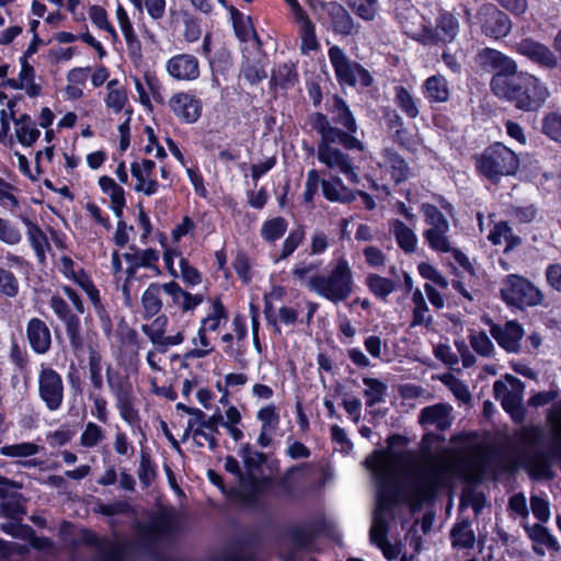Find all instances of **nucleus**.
I'll return each mask as SVG.
<instances>
[{
    "label": "nucleus",
    "mask_w": 561,
    "mask_h": 561,
    "mask_svg": "<svg viewBox=\"0 0 561 561\" xmlns=\"http://www.w3.org/2000/svg\"><path fill=\"white\" fill-rule=\"evenodd\" d=\"M163 291V284H150L141 296L142 317L150 319L157 316L163 306L161 293Z\"/></svg>",
    "instance_id": "ea45409f"
},
{
    "label": "nucleus",
    "mask_w": 561,
    "mask_h": 561,
    "mask_svg": "<svg viewBox=\"0 0 561 561\" xmlns=\"http://www.w3.org/2000/svg\"><path fill=\"white\" fill-rule=\"evenodd\" d=\"M477 167L485 178L496 182L502 176L515 174L519 168V159L513 150L496 142L477 159Z\"/></svg>",
    "instance_id": "423d86ee"
},
{
    "label": "nucleus",
    "mask_w": 561,
    "mask_h": 561,
    "mask_svg": "<svg viewBox=\"0 0 561 561\" xmlns=\"http://www.w3.org/2000/svg\"><path fill=\"white\" fill-rule=\"evenodd\" d=\"M496 73L493 76L491 80V89L493 93L496 95V80L502 79L505 83H512L515 77L519 73L517 71V64L511 57L503 55L501 60L497 62L496 68L494 69Z\"/></svg>",
    "instance_id": "3c124183"
},
{
    "label": "nucleus",
    "mask_w": 561,
    "mask_h": 561,
    "mask_svg": "<svg viewBox=\"0 0 561 561\" xmlns=\"http://www.w3.org/2000/svg\"><path fill=\"white\" fill-rule=\"evenodd\" d=\"M107 383L116 400L121 417L129 425L138 424L139 413L135 408V396L130 382L122 378H108Z\"/></svg>",
    "instance_id": "4468645a"
},
{
    "label": "nucleus",
    "mask_w": 561,
    "mask_h": 561,
    "mask_svg": "<svg viewBox=\"0 0 561 561\" xmlns=\"http://www.w3.org/2000/svg\"><path fill=\"white\" fill-rule=\"evenodd\" d=\"M137 474H138L140 483L145 488H148L153 482V480L156 478L154 465L152 463L150 456L147 453L142 451L140 454V463H139Z\"/></svg>",
    "instance_id": "338daca9"
},
{
    "label": "nucleus",
    "mask_w": 561,
    "mask_h": 561,
    "mask_svg": "<svg viewBox=\"0 0 561 561\" xmlns=\"http://www.w3.org/2000/svg\"><path fill=\"white\" fill-rule=\"evenodd\" d=\"M169 105L173 113L186 123H194L201 116V101L190 93L180 92L174 94L170 99Z\"/></svg>",
    "instance_id": "393cba45"
},
{
    "label": "nucleus",
    "mask_w": 561,
    "mask_h": 561,
    "mask_svg": "<svg viewBox=\"0 0 561 561\" xmlns=\"http://www.w3.org/2000/svg\"><path fill=\"white\" fill-rule=\"evenodd\" d=\"M104 438L105 434L103 428L93 422H89L80 435V445L85 448H93Z\"/></svg>",
    "instance_id": "680f3d73"
},
{
    "label": "nucleus",
    "mask_w": 561,
    "mask_h": 561,
    "mask_svg": "<svg viewBox=\"0 0 561 561\" xmlns=\"http://www.w3.org/2000/svg\"><path fill=\"white\" fill-rule=\"evenodd\" d=\"M168 73L175 80L193 81L199 77V64L191 54L171 57L165 65Z\"/></svg>",
    "instance_id": "aec40b11"
},
{
    "label": "nucleus",
    "mask_w": 561,
    "mask_h": 561,
    "mask_svg": "<svg viewBox=\"0 0 561 561\" xmlns=\"http://www.w3.org/2000/svg\"><path fill=\"white\" fill-rule=\"evenodd\" d=\"M41 446L35 443L24 442L5 445L0 448V454L10 458H27L38 454Z\"/></svg>",
    "instance_id": "4d7b16f0"
},
{
    "label": "nucleus",
    "mask_w": 561,
    "mask_h": 561,
    "mask_svg": "<svg viewBox=\"0 0 561 561\" xmlns=\"http://www.w3.org/2000/svg\"><path fill=\"white\" fill-rule=\"evenodd\" d=\"M345 3L363 21L371 22L378 14V0H345Z\"/></svg>",
    "instance_id": "5fc2aeb1"
},
{
    "label": "nucleus",
    "mask_w": 561,
    "mask_h": 561,
    "mask_svg": "<svg viewBox=\"0 0 561 561\" xmlns=\"http://www.w3.org/2000/svg\"><path fill=\"white\" fill-rule=\"evenodd\" d=\"M329 58L341 84L355 85L357 78L366 87L371 83L369 72L360 65L352 62L339 46H332L329 49Z\"/></svg>",
    "instance_id": "9d476101"
},
{
    "label": "nucleus",
    "mask_w": 561,
    "mask_h": 561,
    "mask_svg": "<svg viewBox=\"0 0 561 561\" xmlns=\"http://www.w3.org/2000/svg\"><path fill=\"white\" fill-rule=\"evenodd\" d=\"M14 135L18 141L24 147L33 146L41 136L36 123L27 114H22L13 122Z\"/></svg>",
    "instance_id": "4c0bfd02"
},
{
    "label": "nucleus",
    "mask_w": 561,
    "mask_h": 561,
    "mask_svg": "<svg viewBox=\"0 0 561 561\" xmlns=\"http://www.w3.org/2000/svg\"><path fill=\"white\" fill-rule=\"evenodd\" d=\"M73 282L81 287L93 304L94 308L100 311L102 309L100 293L83 270H78V275L73 278Z\"/></svg>",
    "instance_id": "052dcab7"
},
{
    "label": "nucleus",
    "mask_w": 561,
    "mask_h": 561,
    "mask_svg": "<svg viewBox=\"0 0 561 561\" xmlns=\"http://www.w3.org/2000/svg\"><path fill=\"white\" fill-rule=\"evenodd\" d=\"M514 49L541 67L553 69L558 66V58L554 53L547 45L530 37L516 43Z\"/></svg>",
    "instance_id": "f3484780"
},
{
    "label": "nucleus",
    "mask_w": 561,
    "mask_h": 561,
    "mask_svg": "<svg viewBox=\"0 0 561 561\" xmlns=\"http://www.w3.org/2000/svg\"><path fill=\"white\" fill-rule=\"evenodd\" d=\"M520 381L512 376L506 375L505 381L497 380L493 385V392L496 400H500L505 411L514 413L519 409L522 398L517 391Z\"/></svg>",
    "instance_id": "4be33fe9"
},
{
    "label": "nucleus",
    "mask_w": 561,
    "mask_h": 561,
    "mask_svg": "<svg viewBox=\"0 0 561 561\" xmlns=\"http://www.w3.org/2000/svg\"><path fill=\"white\" fill-rule=\"evenodd\" d=\"M454 547L461 549H471L476 542V536L468 520L457 523L450 533Z\"/></svg>",
    "instance_id": "09e8293b"
},
{
    "label": "nucleus",
    "mask_w": 561,
    "mask_h": 561,
    "mask_svg": "<svg viewBox=\"0 0 561 561\" xmlns=\"http://www.w3.org/2000/svg\"><path fill=\"white\" fill-rule=\"evenodd\" d=\"M421 211L428 226L423 233L428 247L438 253H450L460 266L468 267L469 259L454 245L448 234L450 225L444 214L435 205L428 203L422 204Z\"/></svg>",
    "instance_id": "39448f33"
},
{
    "label": "nucleus",
    "mask_w": 561,
    "mask_h": 561,
    "mask_svg": "<svg viewBox=\"0 0 561 561\" xmlns=\"http://www.w3.org/2000/svg\"><path fill=\"white\" fill-rule=\"evenodd\" d=\"M422 92L430 102L445 103L449 99V87L446 78L442 75L428 77L422 87Z\"/></svg>",
    "instance_id": "58836bf2"
},
{
    "label": "nucleus",
    "mask_w": 561,
    "mask_h": 561,
    "mask_svg": "<svg viewBox=\"0 0 561 561\" xmlns=\"http://www.w3.org/2000/svg\"><path fill=\"white\" fill-rule=\"evenodd\" d=\"M128 267L126 268L127 280L136 275V272L140 267L152 270L156 274L160 273L158 267L159 253L153 249L135 250L124 254Z\"/></svg>",
    "instance_id": "c756f323"
},
{
    "label": "nucleus",
    "mask_w": 561,
    "mask_h": 561,
    "mask_svg": "<svg viewBox=\"0 0 561 561\" xmlns=\"http://www.w3.org/2000/svg\"><path fill=\"white\" fill-rule=\"evenodd\" d=\"M298 24V32L301 39L300 51L308 55L310 51L319 48V42L316 36L314 24L307 13L294 18Z\"/></svg>",
    "instance_id": "a19ab883"
},
{
    "label": "nucleus",
    "mask_w": 561,
    "mask_h": 561,
    "mask_svg": "<svg viewBox=\"0 0 561 561\" xmlns=\"http://www.w3.org/2000/svg\"><path fill=\"white\" fill-rule=\"evenodd\" d=\"M488 323L490 324V333L500 347L507 353L517 354L520 352L524 329L517 321L511 320L503 325L493 323L491 320H488Z\"/></svg>",
    "instance_id": "dca6fc26"
},
{
    "label": "nucleus",
    "mask_w": 561,
    "mask_h": 561,
    "mask_svg": "<svg viewBox=\"0 0 561 561\" xmlns=\"http://www.w3.org/2000/svg\"><path fill=\"white\" fill-rule=\"evenodd\" d=\"M168 318L164 314L158 316L151 323L142 324L141 331L148 336L153 345L165 352L167 347L179 345L184 341L183 331L180 330L173 335H165Z\"/></svg>",
    "instance_id": "6ab92c4d"
},
{
    "label": "nucleus",
    "mask_w": 561,
    "mask_h": 561,
    "mask_svg": "<svg viewBox=\"0 0 561 561\" xmlns=\"http://www.w3.org/2000/svg\"><path fill=\"white\" fill-rule=\"evenodd\" d=\"M481 33L494 39L507 36L512 30V21L506 13L492 3L482 4L476 13Z\"/></svg>",
    "instance_id": "9b49d317"
},
{
    "label": "nucleus",
    "mask_w": 561,
    "mask_h": 561,
    "mask_svg": "<svg viewBox=\"0 0 561 561\" xmlns=\"http://www.w3.org/2000/svg\"><path fill=\"white\" fill-rule=\"evenodd\" d=\"M445 467L436 460L427 461L415 468L409 477L411 501L415 504L431 499L438 488Z\"/></svg>",
    "instance_id": "0eeeda50"
},
{
    "label": "nucleus",
    "mask_w": 561,
    "mask_h": 561,
    "mask_svg": "<svg viewBox=\"0 0 561 561\" xmlns=\"http://www.w3.org/2000/svg\"><path fill=\"white\" fill-rule=\"evenodd\" d=\"M26 337L31 348L37 354H46L51 345V334L47 324L38 319L32 318L26 325Z\"/></svg>",
    "instance_id": "c85d7f7f"
},
{
    "label": "nucleus",
    "mask_w": 561,
    "mask_h": 561,
    "mask_svg": "<svg viewBox=\"0 0 561 561\" xmlns=\"http://www.w3.org/2000/svg\"><path fill=\"white\" fill-rule=\"evenodd\" d=\"M309 125L319 135L317 142V159L331 172L342 174L351 183L357 184L359 176L353 158L337 147L345 150L364 151L365 145L356 136L344 133L340 127L333 126L322 113H313L308 117Z\"/></svg>",
    "instance_id": "f257e3e1"
},
{
    "label": "nucleus",
    "mask_w": 561,
    "mask_h": 561,
    "mask_svg": "<svg viewBox=\"0 0 561 561\" xmlns=\"http://www.w3.org/2000/svg\"><path fill=\"white\" fill-rule=\"evenodd\" d=\"M256 419L261 423V430L257 437V444L265 448L273 442V437L279 426V414L273 404L261 408L256 413Z\"/></svg>",
    "instance_id": "bb28decb"
},
{
    "label": "nucleus",
    "mask_w": 561,
    "mask_h": 561,
    "mask_svg": "<svg viewBox=\"0 0 561 561\" xmlns=\"http://www.w3.org/2000/svg\"><path fill=\"white\" fill-rule=\"evenodd\" d=\"M365 385L364 397L367 407H374L385 400L387 385L377 378L366 377L363 379Z\"/></svg>",
    "instance_id": "864d4df0"
},
{
    "label": "nucleus",
    "mask_w": 561,
    "mask_h": 561,
    "mask_svg": "<svg viewBox=\"0 0 561 561\" xmlns=\"http://www.w3.org/2000/svg\"><path fill=\"white\" fill-rule=\"evenodd\" d=\"M21 485L0 477V516L13 520H22L25 515L23 496L18 492Z\"/></svg>",
    "instance_id": "2eb2a0df"
},
{
    "label": "nucleus",
    "mask_w": 561,
    "mask_h": 561,
    "mask_svg": "<svg viewBox=\"0 0 561 561\" xmlns=\"http://www.w3.org/2000/svg\"><path fill=\"white\" fill-rule=\"evenodd\" d=\"M22 241V232L12 221L0 217V242L18 245Z\"/></svg>",
    "instance_id": "e2e57ef3"
},
{
    "label": "nucleus",
    "mask_w": 561,
    "mask_h": 561,
    "mask_svg": "<svg viewBox=\"0 0 561 561\" xmlns=\"http://www.w3.org/2000/svg\"><path fill=\"white\" fill-rule=\"evenodd\" d=\"M331 28L335 34L347 36L353 33L355 23L350 12L339 2L328 5Z\"/></svg>",
    "instance_id": "f704fd0d"
},
{
    "label": "nucleus",
    "mask_w": 561,
    "mask_h": 561,
    "mask_svg": "<svg viewBox=\"0 0 561 561\" xmlns=\"http://www.w3.org/2000/svg\"><path fill=\"white\" fill-rule=\"evenodd\" d=\"M520 466H523L531 479L550 480L553 473L550 468L548 455L541 451H524L518 456Z\"/></svg>",
    "instance_id": "b1692460"
},
{
    "label": "nucleus",
    "mask_w": 561,
    "mask_h": 561,
    "mask_svg": "<svg viewBox=\"0 0 561 561\" xmlns=\"http://www.w3.org/2000/svg\"><path fill=\"white\" fill-rule=\"evenodd\" d=\"M38 396L49 411L61 408L65 397V386L61 376L51 367L41 366L38 373Z\"/></svg>",
    "instance_id": "f8f14e48"
},
{
    "label": "nucleus",
    "mask_w": 561,
    "mask_h": 561,
    "mask_svg": "<svg viewBox=\"0 0 561 561\" xmlns=\"http://www.w3.org/2000/svg\"><path fill=\"white\" fill-rule=\"evenodd\" d=\"M453 408L447 403H437L426 407L421 411L420 423L422 425H432L444 431L451 425Z\"/></svg>",
    "instance_id": "2f4dec72"
},
{
    "label": "nucleus",
    "mask_w": 561,
    "mask_h": 561,
    "mask_svg": "<svg viewBox=\"0 0 561 561\" xmlns=\"http://www.w3.org/2000/svg\"><path fill=\"white\" fill-rule=\"evenodd\" d=\"M102 368L101 355L95 351H91L89 356V378L94 390L103 388Z\"/></svg>",
    "instance_id": "69168bd1"
},
{
    "label": "nucleus",
    "mask_w": 561,
    "mask_h": 561,
    "mask_svg": "<svg viewBox=\"0 0 561 561\" xmlns=\"http://www.w3.org/2000/svg\"><path fill=\"white\" fill-rule=\"evenodd\" d=\"M163 293L171 297L173 305L184 312L194 310L204 300L203 295H192L183 290L175 282L163 284Z\"/></svg>",
    "instance_id": "72a5a7b5"
},
{
    "label": "nucleus",
    "mask_w": 561,
    "mask_h": 561,
    "mask_svg": "<svg viewBox=\"0 0 561 561\" xmlns=\"http://www.w3.org/2000/svg\"><path fill=\"white\" fill-rule=\"evenodd\" d=\"M115 16L126 42L128 55L135 60L140 59L142 56L141 43L135 32L134 24L126 9L121 3L116 5Z\"/></svg>",
    "instance_id": "a878e982"
},
{
    "label": "nucleus",
    "mask_w": 561,
    "mask_h": 561,
    "mask_svg": "<svg viewBox=\"0 0 561 561\" xmlns=\"http://www.w3.org/2000/svg\"><path fill=\"white\" fill-rule=\"evenodd\" d=\"M489 240L494 244L505 243V251H510L520 244L522 239L513 233L512 228L506 221L497 222L489 233Z\"/></svg>",
    "instance_id": "de8ad7c7"
},
{
    "label": "nucleus",
    "mask_w": 561,
    "mask_h": 561,
    "mask_svg": "<svg viewBox=\"0 0 561 561\" xmlns=\"http://www.w3.org/2000/svg\"><path fill=\"white\" fill-rule=\"evenodd\" d=\"M192 434L195 444L199 447L207 445L209 449L214 450L217 447V439L215 433L207 431L202 426L198 419L191 417L187 422V427L184 433V438Z\"/></svg>",
    "instance_id": "a18cd8bd"
},
{
    "label": "nucleus",
    "mask_w": 561,
    "mask_h": 561,
    "mask_svg": "<svg viewBox=\"0 0 561 561\" xmlns=\"http://www.w3.org/2000/svg\"><path fill=\"white\" fill-rule=\"evenodd\" d=\"M381 154L382 161L379 162V167L390 173L397 183L405 181L410 176L408 163L396 151L386 148Z\"/></svg>",
    "instance_id": "c9c22d12"
},
{
    "label": "nucleus",
    "mask_w": 561,
    "mask_h": 561,
    "mask_svg": "<svg viewBox=\"0 0 561 561\" xmlns=\"http://www.w3.org/2000/svg\"><path fill=\"white\" fill-rule=\"evenodd\" d=\"M49 306L55 314L65 323L67 336L72 348L82 347L83 341L80 333V320L71 313L68 304L59 296H53Z\"/></svg>",
    "instance_id": "a211bd4d"
},
{
    "label": "nucleus",
    "mask_w": 561,
    "mask_h": 561,
    "mask_svg": "<svg viewBox=\"0 0 561 561\" xmlns=\"http://www.w3.org/2000/svg\"><path fill=\"white\" fill-rule=\"evenodd\" d=\"M107 95L105 104L107 108L114 113L125 111L127 115H131L133 111L128 105V96L126 90L119 85L118 80L114 79L107 83Z\"/></svg>",
    "instance_id": "79ce46f5"
},
{
    "label": "nucleus",
    "mask_w": 561,
    "mask_h": 561,
    "mask_svg": "<svg viewBox=\"0 0 561 561\" xmlns=\"http://www.w3.org/2000/svg\"><path fill=\"white\" fill-rule=\"evenodd\" d=\"M502 299L511 306H537L542 301L541 291L529 280L518 275H508L501 287Z\"/></svg>",
    "instance_id": "6e6552de"
},
{
    "label": "nucleus",
    "mask_w": 561,
    "mask_h": 561,
    "mask_svg": "<svg viewBox=\"0 0 561 561\" xmlns=\"http://www.w3.org/2000/svg\"><path fill=\"white\" fill-rule=\"evenodd\" d=\"M542 130L550 138L561 141V114L549 113L542 121Z\"/></svg>",
    "instance_id": "774afa93"
},
{
    "label": "nucleus",
    "mask_w": 561,
    "mask_h": 561,
    "mask_svg": "<svg viewBox=\"0 0 561 561\" xmlns=\"http://www.w3.org/2000/svg\"><path fill=\"white\" fill-rule=\"evenodd\" d=\"M83 538L87 542L99 547L100 561H124L125 548L119 542L106 541L101 543L93 534L88 531Z\"/></svg>",
    "instance_id": "c03bdc74"
},
{
    "label": "nucleus",
    "mask_w": 561,
    "mask_h": 561,
    "mask_svg": "<svg viewBox=\"0 0 561 561\" xmlns=\"http://www.w3.org/2000/svg\"><path fill=\"white\" fill-rule=\"evenodd\" d=\"M323 196L330 201L341 204H348L356 199L355 191L348 188L339 176L321 181Z\"/></svg>",
    "instance_id": "473e14b6"
},
{
    "label": "nucleus",
    "mask_w": 561,
    "mask_h": 561,
    "mask_svg": "<svg viewBox=\"0 0 561 561\" xmlns=\"http://www.w3.org/2000/svg\"><path fill=\"white\" fill-rule=\"evenodd\" d=\"M495 85L496 96L526 112L540 108L550 95L545 83L528 72H519L508 84L497 79Z\"/></svg>",
    "instance_id": "7ed1b4c3"
},
{
    "label": "nucleus",
    "mask_w": 561,
    "mask_h": 561,
    "mask_svg": "<svg viewBox=\"0 0 561 561\" xmlns=\"http://www.w3.org/2000/svg\"><path fill=\"white\" fill-rule=\"evenodd\" d=\"M400 461L401 455L399 453L377 450L368 456L364 462L379 489L377 507L373 515L369 531L370 541L376 546L388 540V523L383 516L386 488L394 482Z\"/></svg>",
    "instance_id": "f03ea898"
},
{
    "label": "nucleus",
    "mask_w": 561,
    "mask_h": 561,
    "mask_svg": "<svg viewBox=\"0 0 561 561\" xmlns=\"http://www.w3.org/2000/svg\"><path fill=\"white\" fill-rule=\"evenodd\" d=\"M327 110L332 115L334 126H341L344 133L355 136L358 130L356 118L347 103L339 95H333L327 103Z\"/></svg>",
    "instance_id": "5701e85b"
},
{
    "label": "nucleus",
    "mask_w": 561,
    "mask_h": 561,
    "mask_svg": "<svg viewBox=\"0 0 561 561\" xmlns=\"http://www.w3.org/2000/svg\"><path fill=\"white\" fill-rule=\"evenodd\" d=\"M389 231L394 237L398 247L407 254L413 253L417 247V237L412 228L400 219L389 220Z\"/></svg>",
    "instance_id": "e433bc0d"
},
{
    "label": "nucleus",
    "mask_w": 561,
    "mask_h": 561,
    "mask_svg": "<svg viewBox=\"0 0 561 561\" xmlns=\"http://www.w3.org/2000/svg\"><path fill=\"white\" fill-rule=\"evenodd\" d=\"M471 347L483 357H491L495 347L484 331H472L469 336Z\"/></svg>",
    "instance_id": "bf43d9fd"
},
{
    "label": "nucleus",
    "mask_w": 561,
    "mask_h": 561,
    "mask_svg": "<svg viewBox=\"0 0 561 561\" xmlns=\"http://www.w3.org/2000/svg\"><path fill=\"white\" fill-rule=\"evenodd\" d=\"M156 163L149 159L135 161L130 164V173L136 179L135 191L145 195H153L158 192L159 184L153 176Z\"/></svg>",
    "instance_id": "412c9836"
},
{
    "label": "nucleus",
    "mask_w": 561,
    "mask_h": 561,
    "mask_svg": "<svg viewBox=\"0 0 561 561\" xmlns=\"http://www.w3.org/2000/svg\"><path fill=\"white\" fill-rule=\"evenodd\" d=\"M178 531V517L173 511L162 510L147 524L139 526V536L148 542L168 539Z\"/></svg>",
    "instance_id": "ddd939ff"
},
{
    "label": "nucleus",
    "mask_w": 561,
    "mask_h": 561,
    "mask_svg": "<svg viewBox=\"0 0 561 561\" xmlns=\"http://www.w3.org/2000/svg\"><path fill=\"white\" fill-rule=\"evenodd\" d=\"M305 236V230L301 227L293 229L284 240L280 255L276 261L285 260L291 255L295 250L302 243Z\"/></svg>",
    "instance_id": "0e129e2a"
},
{
    "label": "nucleus",
    "mask_w": 561,
    "mask_h": 561,
    "mask_svg": "<svg viewBox=\"0 0 561 561\" xmlns=\"http://www.w3.org/2000/svg\"><path fill=\"white\" fill-rule=\"evenodd\" d=\"M89 18L96 27L106 31L114 42L118 39V34L114 26L110 23L107 13L104 8L100 5H92L89 9Z\"/></svg>",
    "instance_id": "13d9d810"
},
{
    "label": "nucleus",
    "mask_w": 561,
    "mask_h": 561,
    "mask_svg": "<svg viewBox=\"0 0 561 561\" xmlns=\"http://www.w3.org/2000/svg\"><path fill=\"white\" fill-rule=\"evenodd\" d=\"M21 221L26 228L27 241L33 249L37 261L44 264L46 254L50 251L51 247L46 233L43 229L27 217H21Z\"/></svg>",
    "instance_id": "7c9ffc66"
},
{
    "label": "nucleus",
    "mask_w": 561,
    "mask_h": 561,
    "mask_svg": "<svg viewBox=\"0 0 561 561\" xmlns=\"http://www.w3.org/2000/svg\"><path fill=\"white\" fill-rule=\"evenodd\" d=\"M459 31L458 20L450 12H442L436 22V30L428 26L415 28L407 23V32L423 45H434L438 42H453Z\"/></svg>",
    "instance_id": "1a4fd4ad"
},
{
    "label": "nucleus",
    "mask_w": 561,
    "mask_h": 561,
    "mask_svg": "<svg viewBox=\"0 0 561 561\" xmlns=\"http://www.w3.org/2000/svg\"><path fill=\"white\" fill-rule=\"evenodd\" d=\"M366 285L376 297L382 300H386L396 289V283L393 280L378 274H369L366 277Z\"/></svg>",
    "instance_id": "6e6d98bb"
},
{
    "label": "nucleus",
    "mask_w": 561,
    "mask_h": 561,
    "mask_svg": "<svg viewBox=\"0 0 561 561\" xmlns=\"http://www.w3.org/2000/svg\"><path fill=\"white\" fill-rule=\"evenodd\" d=\"M309 290L337 305L351 297L354 290L352 268L346 259L341 257L329 274H317L308 279Z\"/></svg>",
    "instance_id": "20e7f679"
},
{
    "label": "nucleus",
    "mask_w": 561,
    "mask_h": 561,
    "mask_svg": "<svg viewBox=\"0 0 561 561\" xmlns=\"http://www.w3.org/2000/svg\"><path fill=\"white\" fill-rule=\"evenodd\" d=\"M99 185L101 190L110 196L115 215L121 217L125 206V194L123 187L119 186L112 178L105 175L99 179Z\"/></svg>",
    "instance_id": "49530a36"
},
{
    "label": "nucleus",
    "mask_w": 561,
    "mask_h": 561,
    "mask_svg": "<svg viewBox=\"0 0 561 561\" xmlns=\"http://www.w3.org/2000/svg\"><path fill=\"white\" fill-rule=\"evenodd\" d=\"M412 321L411 327H425L430 328L434 318L430 311L423 293L416 288L412 294Z\"/></svg>",
    "instance_id": "37998d69"
},
{
    "label": "nucleus",
    "mask_w": 561,
    "mask_h": 561,
    "mask_svg": "<svg viewBox=\"0 0 561 561\" xmlns=\"http://www.w3.org/2000/svg\"><path fill=\"white\" fill-rule=\"evenodd\" d=\"M288 222L284 217H275L263 222L261 227V237L268 243H274L280 239L287 231Z\"/></svg>",
    "instance_id": "603ef678"
},
{
    "label": "nucleus",
    "mask_w": 561,
    "mask_h": 561,
    "mask_svg": "<svg viewBox=\"0 0 561 561\" xmlns=\"http://www.w3.org/2000/svg\"><path fill=\"white\" fill-rule=\"evenodd\" d=\"M393 101L409 118L419 116V101L404 87L398 85L394 88Z\"/></svg>",
    "instance_id": "8fccbe9b"
},
{
    "label": "nucleus",
    "mask_w": 561,
    "mask_h": 561,
    "mask_svg": "<svg viewBox=\"0 0 561 561\" xmlns=\"http://www.w3.org/2000/svg\"><path fill=\"white\" fill-rule=\"evenodd\" d=\"M525 531L529 539L533 541V551L540 557L546 554L542 547H546L549 551L559 552L561 546L557 538L549 531V529L541 524L525 525Z\"/></svg>",
    "instance_id": "cd10ccee"
}]
</instances>
